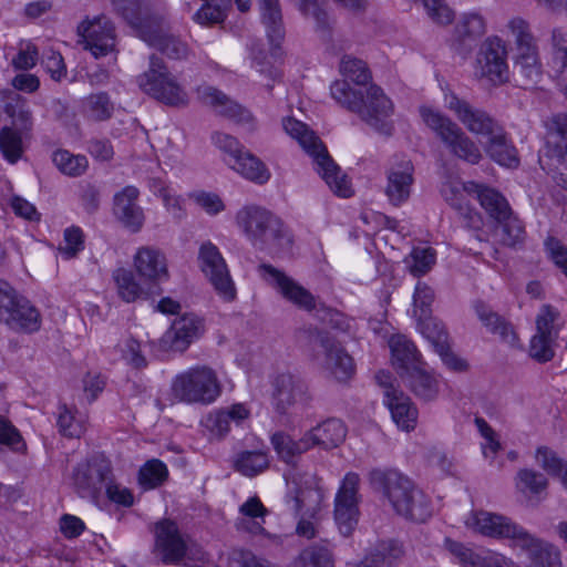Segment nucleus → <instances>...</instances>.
<instances>
[{
  "mask_svg": "<svg viewBox=\"0 0 567 567\" xmlns=\"http://www.w3.org/2000/svg\"><path fill=\"white\" fill-rule=\"evenodd\" d=\"M371 488L381 493L393 512L411 522L424 523L433 513L430 498L408 476L394 468H372Z\"/></svg>",
  "mask_w": 567,
  "mask_h": 567,
  "instance_id": "f257e3e1",
  "label": "nucleus"
},
{
  "mask_svg": "<svg viewBox=\"0 0 567 567\" xmlns=\"http://www.w3.org/2000/svg\"><path fill=\"white\" fill-rule=\"evenodd\" d=\"M330 90L332 97L341 106L357 113L378 133L392 135L393 124L390 117L393 114V104L379 86L371 85L364 95L361 90L352 89L346 80H337Z\"/></svg>",
  "mask_w": 567,
  "mask_h": 567,
  "instance_id": "f03ea898",
  "label": "nucleus"
},
{
  "mask_svg": "<svg viewBox=\"0 0 567 567\" xmlns=\"http://www.w3.org/2000/svg\"><path fill=\"white\" fill-rule=\"evenodd\" d=\"M236 223L257 249L272 256H282L291 250L292 238L288 229L268 209L245 206L236 214Z\"/></svg>",
  "mask_w": 567,
  "mask_h": 567,
  "instance_id": "7ed1b4c3",
  "label": "nucleus"
},
{
  "mask_svg": "<svg viewBox=\"0 0 567 567\" xmlns=\"http://www.w3.org/2000/svg\"><path fill=\"white\" fill-rule=\"evenodd\" d=\"M282 125L286 133L297 140L300 146L315 158L318 173L332 193L339 197L349 198L353 192L347 175L329 156L324 145L315 135L313 131L309 130L305 123L292 117L285 118Z\"/></svg>",
  "mask_w": 567,
  "mask_h": 567,
  "instance_id": "20e7f679",
  "label": "nucleus"
},
{
  "mask_svg": "<svg viewBox=\"0 0 567 567\" xmlns=\"http://www.w3.org/2000/svg\"><path fill=\"white\" fill-rule=\"evenodd\" d=\"M216 371L208 365H195L176 374L171 384L172 396L187 404H210L220 394Z\"/></svg>",
  "mask_w": 567,
  "mask_h": 567,
  "instance_id": "39448f33",
  "label": "nucleus"
},
{
  "mask_svg": "<svg viewBox=\"0 0 567 567\" xmlns=\"http://www.w3.org/2000/svg\"><path fill=\"white\" fill-rule=\"evenodd\" d=\"M420 115L453 156L473 165L480 163L483 157L480 147L457 123L426 106L420 107Z\"/></svg>",
  "mask_w": 567,
  "mask_h": 567,
  "instance_id": "423d86ee",
  "label": "nucleus"
},
{
  "mask_svg": "<svg viewBox=\"0 0 567 567\" xmlns=\"http://www.w3.org/2000/svg\"><path fill=\"white\" fill-rule=\"evenodd\" d=\"M155 551L166 565H185L204 558L202 548L179 532L177 524L162 519L154 526Z\"/></svg>",
  "mask_w": 567,
  "mask_h": 567,
  "instance_id": "0eeeda50",
  "label": "nucleus"
},
{
  "mask_svg": "<svg viewBox=\"0 0 567 567\" xmlns=\"http://www.w3.org/2000/svg\"><path fill=\"white\" fill-rule=\"evenodd\" d=\"M477 199L488 215L498 224L499 238L503 245L514 247L525 238V227L513 213L507 199L496 189L480 184H472Z\"/></svg>",
  "mask_w": 567,
  "mask_h": 567,
  "instance_id": "6e6552de",
  "label": "nucleus"
},
{
  "mask_svg": "<svg viewBox=\"0 0 567 567\" xmlns=\"http://www.w3.org/2000/svg\"><path fill=\"white\" fill-rule=\"evenodd\" d=\"M138 85L143 92L166 105L183 106L187 104L188 96L185 89L168 71L163 59L155 54L150 58L148 70L140 75Z\"/></svg>",
  "mask_w": 567,
  "mask_h": 567,
  "instance_id": "1a4fd4ad",
  "label": "nucleus"
},
{
  "mask_svg": "<svg viewBox=\"0 0 567 567\" xmlns=\"http://www.w3.org/2000/svg\"><path fill=\"white\" fill-rule=\"evenodd\" d=\"M198 262L216 293L227 302L234 301L237 296L236 286L218 247L210 241L202 244L198 250Z\"/></svg>",
  "mask_w": 567,
  "mask_h": 567,
  "instance_id": "9d476101",
  "label": "nucleus"
},
{
  "mask_svg": "<svg viewBox=\"0 0 567 567\" xmlns=\"http://www.w3.org/2000/svg\"><path fill=\"white\" fill-rule=\"evenodd\" d=\"M444 104L472 134L483 135L489 138L503 128L498 121L485 110L474 106L467 100L460 97L452 91L445 92Z\"/></svg>",
  "mask_w": 567,
  "mask_h": 567,
  "instance_id": "9b49d317",
  "label": "nucleus"
},
{
  "mask_svg": "<svg viewBox=\"0 0 567 567\" xmlns=\"http://www.w3.org/2000/svg\"><path fill=\"white\" fill-rule=\"evenodd\" d=\"M308 339L312 344H318L323 351V369L337 381L349 380L355 371L352 357L342 344L329 332L317 328L308 330Z\"/></svg>",
  "mask_w": 567,
  "mask_h": 567,
  "instance_id": "f8f14e48",
  "label": "nucleus"
},
{
  "mask_svg": "<svg viewBox=\"0 0 567 567\" xmlns=\"http://www.w3.org/2000/svg\"><path fill=\"white\" fill-rule=\"evenodd\" d=\"M359 486L360 476L349 472L343 477L334 498V519L340 533L346 537L352 535L359 523Z\"/></svg>",
  "mask_w": 567,
  "mask_h": 567,
  "instance_id": "ddd939ff",
  "label": "nucleus"
},
{
  "mask_svg": "<svg viewBox=\"0 0 567 567\" xmlns=\"http://www.w3.org/2000/svg\"><path fill=\"white\" fill-rule=\"evenodd\" d=\"M114 4L123 18L137 30L140 37L152 47L169 31L163 16L143 10L136 1L114 0Z\"/></svg>",
  "mask_w": 567,
  "mask_h": 567,
  "instance_id": "4468645a",
  "label": "nucleus"
},
{
  "mask_svg": "<svg viewBox=\"0 0 567 567\" xmlns=\"http://www.w3.org/2000/svg\"><path fill=\"white\" fill-rule=\"evenodd\" d=\"M466 526L484 536L507 539L515 547L529 534L511 518L485 511L473 512L466 519Z\"/></svg>",
  "mask_w": 567,
  "mask_h": 567,
  "instance_id": "2eb2a0df",
  "label": "nucleus"
},
{
  "mask_svg": "<svg viewBox=\"0 0 567 567\" xmlns=\"http://www.w3.org/2000/svg\"><path fill=\"white\" fill-rule=\"evenodd\" d=\"M559 313L549 305H544L536 317V333L529 343V355L539 363L550 361L559 336L557 323Z\"/></svg>",
  "mask_w": 567,
  "mask_h": 567,
  "instance_id": "dca6fc26",
  "label": "nucleus"
},
{
  "mask_svg": "<svg viewBox=\"0 0 567 567\" xmlns=\"http://www.w3.org/2000/svg\"><path fill=\"white\" fill-rule=\"evenodd\" d=\"M323 501V491L316 477L293 475L288 481V503L296 515L317 518Z\"/></svg>",
  "mask_w": 567,
  "mask_h": 567,
  "instance_id": "f3484780",
  "label": "nucleus"
},
{
  "mask_svg": "<svg viewBox=\"0 0 567 567\" xmlns=\"http://www.w3.org/2000/svg\"><path fill=\"white\" fill-rule=\"evenodd\" d=\"M506 54L505 44L501 39L485 40L477 53L475 75L494 85L505 83L508 80Z\"/></svg>",
  "mask_w": 567,
  "mask_h": 567,
  "instance_id": "a211bd4d",
  "label": "nucleus"
},
{
  "mask_svg": "<svg viewBox=\"0 0 567 567\" xmlns=\"http://www.w3.org/2000/svg\"><path fill=\"white\" fill-rule=\"evenodd\" d=\"M258 272L266 284L277 289L285 299L298 308L307 311L316 309V298L312 293L280 269L269 264H261L258 266Z\"/></svg>",
  "mask_w": 567,
  "mask_h": 567,
  "instance_id": "6ab92c4d",
  "label": "nucleus"
},
{
  "mask_svg": "<svg viewBox=\"0 0 567 567\" xmlns=\"http://www.w3.org/2000/svg\"><path fill=\"white\" fill-rule=\"evenodd\" d=\"M78 35L95 58L109 54L115 47L114 25L104 14L82 21L78 27Z\"/></svg>",
  "mask_w": 567,
  "mask_h": 567,
  "instance_id": "aec40b11",
  "label": "nucleus"
},
{
  "mask_svg": "<svg viewBox=\"0 0 567 567\" xmlns=\"http://www.w3.org/2000/svg\"><path fill=\"white\" fill-rule=\"evenodd\" d=\"M204 331L203 321L193 313L176 318L171 328L159 339L164 351L184 352Z\"/></svg>",
  "mask_w": 567,
  "mask_h": 567,
  "instance_id": "412c9836",
  "label": "nucleus"
},
{
  "mask_svg": "<svg viewBox=\"0 0 567 567\" xmlns=\"http://www.w3.org/2000/svg\"><path fill=\"white\" fill-rule=\"evenodd\" d=\"M417 326L421 333L433 346L435 352L449 369L456 372H462L467 369L466 361L452 352L449 343V334L441 321L429 316L424 318V320L419 319Z\"/></svg>",
  "mask_w": 567,
  "mask_h": 567,
  "instance_id": "4be33fe9",
  "label": "nucleus"
},
{
  "mask_svg": "<svg viewBox=\"0 0 567 567\" xmlns=\"http://www.w3.org/2000/svg\"><path fill=\"white\" fill-rule=\"evenodd\" d=\"M111 474L110 466L97 462L78 464L72 474L73 486L81 497L96 498Z\"/></svg>",
  "mask_w": 567,
  "mask_h": 567,
  "instance_id": "5701e85b",
  "label": "nucleus"
},
{
  "mask_svg": "<svg viewBox=\"0 0 567 567\" xmlns=\"http://www.w3.org/2000/svg\"><path fill=\"white\" fill-rule=\"evenodd\" d=\"M134 266L141 280L153 290L168 278L166 259L157 249L140 248L134 257Z\"/></svg>",
  "mask_w": 567,
  "mask_h": 567,
  "instance_id": "b1692460",
  "label": "nucleus"
},
{
  "mask_svg": "<svg viewBox=\"0 0 567 567\" xmlns=\"http://www.w3.org/2000/svg\"><path fill=\"white\" fill-rule=\"evenodd\" d=\"M140 192L134 186H126L114 196L113 213L115 217L133 233H137L144 224V213L136 204Z\"/></svg>",
  "mask_w": 567,
  "mask_h": 567,
  "instance_id": "393cba45",
  "label": "nucleus"
},
{
  "mask_svg": "<svg viewBox=\"0 0 567 567\" xmlns=\"http://www.w3.org/2000/svg\"><path fill=\"white\" fill-rule=\"evenodd\" d=\"M197 93L204 104L213 107L217 114L224 117L237 123H248L252 120V115L249 111L213 86H200Z\"/></svg>",
  "mask_w": 567,
  "mask_h": 567,
  "instance_id": "a878e982",
  "label": "nucleus"
},
{
  "mask_svg": "<svg viewBox=\"0 0 567 567\" xmlns=\"http://www.w3.org/2000/svg\"><path fill=\"white\" fill-rule=\"evenodd\" d=\"M547 127L546 155L558 166L567 168V114L553 115ZM561 181L567 189V182Z\"/></svg>",
  "mask_w": 567,
  "mask_h": 567,
  "instance_id": "bb28decb",
  "label": "nucleus"
},
{
  "mask_svg": "<svg viewBox=\"0 0 567 567\" xmlns=\"http://www.w3.org/2000/svg\"><path fill=\"white\" fill-rule=\"evenodd\" d=\"M272 396L276 410L284 414L287 410L301 401L306 394V383L290 373L278 374L274 382Z\"/></svg>",
  "mask_w": 567,
  "mask_h": 567,
  "instance_id": "cd10ccee",
  "label": "nucleus"
},
{
  "mask_svg": "<svg viewBox=\"0 0 567 567\" xmlns=\"http://www.w3.org/2000/svg\"><path fill=\"white\" fill-rule=\"evenodd\" d=\"M518 547L526 554L525 567H563L559 550L530 533Z\"/></svg>",
  "mask_w": 567,
  "mask_h": 567,
  "instance_id": "c85d7f7f",
  "label": "nucleus"
},
{
  "mask_svg": "<svg viewBox=\"0 0 567 567\" xmlns=\"http://www.w3.org/2000/svg\"><path fill=\"white\" fill-rule=\"evenodd\" d=\"M413 173L411 161H402L389 169L385 194L393 205L399 206L410 197Z\"/></svg>",
  "mask_w": 567,
  "mask_h": 567,
  "instance_id": "c756f323",
  "label": "nucleus"
},
{
  "mask_svg": "<svg viewBox=\"0 0 567 567\" xmlns=\"http://www.w3.org/2000/svg\"><path fill=\"white\" fill-rule=\"evenodd\" d=\"M249 415L250 412L245 404L236 403L209 413L205 420V426L214 436L223 439L229 433L231 423L239 425Z\"/></svg>",
  "mask_w": 567,
  "mask_h": 567,
  "instance_id": "7c9ffc66",
  "label": "nucleus"
},
{
  "mask_svg": "<svg viewBox=\"0 0 567 567\" xmlns=\"http://www.w3.org/2000/svg\"><path fill=\"white\" fill-rule=\"evenodd\" d=\"M261 23L274 48L285 39L286 30L279 0H257Z\"/></svg>",
  "mask_w": 567,
  "mask_h": 567,
  "instance_id": "2f4dec72",
  "label": "nucleus"
},
{
  "mask_svg": "<svg viewBox=\"0 0 567 567\" xmlns=\"http://www.w3.org/2000/svg\"><path fill=\"white\" fill-rule=\"evenodd\" d=\"M311 449L319 446L323 450H331L339 446L346 439L347 429L342 421L328 419L306 432Z\"/></svg>",
  "mask_w": 567,
  "mask_h": 567,
  "instance_id": "473e14b6",
  "label": "nucleus"
},
{
  "mask_svg": "<svg viewBox=\"0 0 567 567\" xmlns=\"http://www.w3.org/2000/svg\"><path fill=\"white\" fill-rule=\"evenodd\" d=\"M393 365L400 377L422 364L414 343L403 334H394L389 340Z\"/></svg>",
  "mask_w": 567,
  "mask_h": 567,
  "instance_id": "72a5a7b5",
  "label": "nucleus"
},
{
  "mask_svg": "<svg viewBox=\"0 0 567 567\" xmlns=\"http://www.w3.org/2000/svg\"><path fill=\"white\" fill-rule=\"evenodd\" d=\"M392 396L384 400V404L391 412L392 420L403 431L410 432L415 429L417 422V410L411 399L402 392H391Z\"/></svg>",
  "mask_w": 567,
  "mask_h": 567,
  "instance_id": "f704fd0d",
  "label": "nucleus"
},
{
  "mask_svg": "<svg viewBox=\"0 0 567 567\" xmlns=\"http://www.w3.org/2000/svg\"><path fill=\"white\" fill-rule=\"evenodd\" d=\"M270 441L278 457L289 465H296L297 460L311 449L306 433L299 440H293L289 434L278 431L271 435Z\"/></svg>",
  "mask_w": 567,
  "mask_h": 567,
  "instance_id": "c9c22d12",
  "label": "nucleus"
},
{
  "mask_svg": "<svg viewBox=\"0 0 567 567\" xmlns=\"http://www.w3.org/2000/svg\"><path fill=\"white\" fill-rule=\"evenodd\" d=\"M118 297L125 302H134L146 299L152 293H158L151 286L137 282L134 274L125 268H118L113 272Z\"/></svg>",
  "mask_w": 567,
  "mask_h": 567,
  "instance_id": "e433bc0d",
  "label": "nucleus"
},
{
  "mask_svg": "<svg viewBox=\"0 0 567 567\" xmlns=\"http://www.w3.org/2000/svg\"><path fill=\"white\" fill-rule=\"evenodd\" d=\"M485 152L494 162L502 166L515 168L519 165L517 150L507 138L504 128L488 138Z\"/></svg>",
  "mask_w": 567,
  "mask_h": 567,
  "instance_id": "4c0bfd02",
  "label": "nucleus"
},
{
  "mask_svg": "<svg viewBox=\"0 0 567 567\" xmlns=\"http://www.w3.org/2000/svg\"><path fill=\"white\" fill-rule=\"evenodd\" d=\"M475 312L481 322L494 334H498L504 342L514 346L517 341V336L513 327L503 317L484 303L476 301L474 303Z\"/></svg>",
  "mask_w": 567,
  "mask_h": 567,
  "instance_id": "58836bf2",
  "label": "nucleus"
},
{
  "mask_svg": "<svg viewBox=\"0 0 567 567\" xmlns=\"http://www.w3.org/2000/svg\"><path fill=\"white\" fill-rule=\"evenodd\" d=\"M401 379L421 400L429 402L434 400L439 394L437 380L425 371L421 364L403 374Z\"/></svg>",
  "mask_w": 567,
  "mask_h": 567,
  "instance_id": "ea45409f",
  "label": "nucleus"
},
{
  "mask_svg": "<svg viewBox=\"0 0 567 567\" xmlns=\"http://www.w3.org/2000/svg\"><path fill=\"white\" fill-rule=\"evenodd\" d=\"M18 308H14V312L11 313V318L14 322L7 320L4 323L12 330L18 332L32 333L41 327V315L38 309L31 305L25 298L20 300Z\"/></svg>",
  "mask_w": 567,
  "mask_h": 567,
  "instance_id": "a19ab883",
  "label": "nucleus"
},
{
  "mask_svg": "<svg viewBox=\"0 0 567 567\" xmlns=\"http://www.w3.org/2000/svg\"><path fill=\"white\" fill-rule=\"evenodd\" d=\"M241 176L256 184H266L270 178V172L266 165L254 154L243 151L231 165Z\"/></svg>",
  "mask_w": 567,
  "mask_h": 567,
  "instance_id": "79ce46f5",
  "label": "nucleus"
},
{
  "mask_svg": "<svg viewBox=\"0 0 567 567\" xmlns=\"http://www.w3.org/2000/svg\"><path fill=\"white\" fill-rule=\"evenodd\" d=\"M548 484L549 482L543 473L532 468H520L515 477L517 491L529 497L540 498L543 494L546 495Z\"/></svg>",
  "mask_w": 567,
  "mask_h": 567,
  "instance_id": "37998d69",
  "label": "nucleus"
},
{
  "mask_svg": "<svg viewBox=\"0 0 567 567\" xmlns=\"http://www.w3.org/2000/svg\"><path fill=\"white\" fill-rule=\"evenodd\" d=\"M403 556L402 545L393 539L378 543L367 555L371 567H392Z\"/></svg>",
  "mask_w": 567,
  "mask_h": 567,
  "instance_id": "c03bdc74",
  "label": "nucleus"
},
{
  "mask_svg": "<svg viewBox=\"0 0 567 567\" xmlns=\"http://www.w3.org/2000/svg\"><path fill=\"white\" fill-rule=\"evenodd\" d=\"M234 466L243 475L252 477L268 468L269 457L262 451H244L237 455Z\"/></svg>",
  "mask_w": 567,
  "mask_h": 567,
  "instance_id": "a18cd8bd",
  "label": "nucleus"
},
{
  "mask_svg": "<svg viewBox=\"0 0 567 567\" xmlns=\"http://www.w3.org/2000/svg\"><path fill=\"white\" fill-rule=\"evenodd\" d=\"M114 105L105 92L90 94L83 100L84 114L95 122H102L111 118Z\"/></svg>",
  "mask_w": 567,
  "mask_h": 567,
  "instance_id": "49530a36",
  "label": "nucleus"
},
{
  "mask_svg": "<svg viewBox=\"0 0 567 567\" xmlns=\"http://www.w3.org/2000/svg\"><path fill=\"white\" fill-rule=\"evenodd\" d=\"M52 161L62 174L73 177L84 174L89 165L85 156L74 155L66 150L55 151Z\"/></svg>",
  "mask_w": 567,
  "mask_h": 567,
  "instance_id": "de8ad7c7",
  "label": "nucleus"
},
{
  "mask_svg": "<svg viewBox=\"0 0 567 567\" xmlns=\"http://www.w3.org/2000/svg\"><path fill=\"white\" fill-rule=\"evenodd\" d=\"M230 8L231 0H208L195 13L194 19L200 24L221 23L226 19Z\"/></svg>",
  "mask_w": 567,
  "mask_h": 567,
  "instance_id": "09e8293b",
  "label": "nucleus"
},
{
  "mask_svg": "<svg viewBox=\"0 0 567 567\" xmlns=\"http://www.w3.org/2000/svg\"><path fill=\"white\" fill-rule=\"evenodd\" d=\"M22 132L10 126H4L0 131V150L10 163H16L22 156Z\"/></svg>",
  "mask_w": 567,
  "mask_h": 567,
  "instance_id": "8fccbe9b",
  "label": "nucleus"
},
{
  "mask_svg": "<svg viewBox=\"0 0 567 567\" xmlns=\"http://www.w3.org/2000/svg\"><path fill=\"white\" fill-rule=\"evenodd\" d=\"M168 477L166 465L159 460L147 461L138 472V482L144 488L161 486Z\"/></svg>",
  "mask_w": 567,
  "mask_h": 567,
  "instance_id": "3c124183",
  "label": "nucleus"
},
{
  "mask_svg": "<svg viewBox=\"0 0 567 567\" xmlns=\"http://www.w3.org/2000/svg\"><path fill=\"white\" fill-rule=\"evenodd\" d=\"M301 567H334L331 549L322 545H312L305 548L299 555Z\"/></svg>",
  "mask_w": 567,
  "mask_h": 567,
  "instance_id": "603ef678",
  "label": "nucleus"
},
{
  "mask_svg": "<svg viewBox=\"0 0 567 567\" xmlns=\"http://www.w3.org/2000/svg\"><path fill=\"white\" fill-rule=\"evenodd\" d=\"M340 72L357 85H365L371 80V72L367 63L351 55H344L341 59Z\"/></svg>",
  "mask_w": 567,
  "mask_h": 567,
  "instance_id": "864d4df0",
  "label": "nucleus"
},
{
  "mask_svg": "<svg viewBox=\"0 0 567 567\" xmlns=\"http://www.w3.org/2000/svg\"><path fill=\"white\" fill-rule=\"evenodd\" d=\"M535 460L537 464L548 475L560 477L567 470V462L564 461L558 454L548 446H539L535 452Z\"/></svg>",
  "mask_w": 567,
  "mask_h": 567,
  "instance_id": "5fc2aeb1",
  "label": "nucleus"
},
{
  "mask_svg": "<svg viewBox=\"0 0 567 567\" xmlns=\"http://www.w3.org/2000/svg\"><path fill=\"white\" fill-rule=\"evenodd\" d=\"M485 33V20L478 13H465L455 27V34L461 41L475 40Z\"/></svg>",
  "mask_w": 567,
  "mask_h": 567,
  "instance_id": "6e6d98bb",
  "label": "nucleus"
},
{
  "mask_svg": "<svg viewBox=\"0 0 567 567\" xmlns=\"http://www.w3.org/2000/svg\"><path fill=\"white\" fill-rule=\"evenodd\" d=\"M250 56L252 65L257 68V71L270 80V82L266 84V87L268 91H271L274 87V82L281 78L279 70L267 62V53L265 49L259 44L251 45Z\"/></svg>",
  "mask_w": 567,
  "mask_h": 567,
  "instance_id": "4d7b16f0",
  "label": "nucleus"
},
{
  "mask_svg": "<svg viewBox=\"0 0 567 567\" xmlns=\"http://www.w3.org/2000/svg\"><path fill=\"white\" fill-rule=\"evenodd\" d=\"M434 291L424 282H417L413 293V316L416 320L432 316L431 305Z\"/></svg>",
  "mask_w": 567,
  "mask_h": 567,
  "instance_id": "13d9d810",
  "label": "nucleus"
},
{
  "mask_svg": "<svg viewBox=\"0 0 567 567\" xmlns=\"http://www.w3.org/2000/svg\"><path fill=\"white\" fill-rule=\"evenodd\" d=\"M25 298L17 292V290L7 281L0 280V321L6 322L12 319L11 313L18 308L20 300ZM11 322H14L11 320Z\"/></svg>",
  "mask_w": 567,
  "mask_h": 567,
  "instance_id": "bf43d9fd",
  "label": "nucleus"
},
{
  "mask_svg": "<svg viewBox=\"0 0 567 567\" xmlns=\"http://www.w3.org/2000/svg\"><path fill=\"white\" fill-rule=\"evenodd\" d=\"M429 18L436 24L447 25L454 20V11L444 0H422Z\"/></svg>",
  "mask_w": 567,
  "mask_h": 567,
  "instance_id": "052dcab7",
  "label": "nucleus"
},
{
  "mask_svg": "<svg viewBox=\"0 0 567 567\" xmlns=\"http://www.w3.org/2000/svg\"><path fill=\"white\" fill-rule=\"evenodd\" d=\"M436 252L431 247H416L411 252L412 265L411 272L421 276L427 272L435 264Z\"/></svg>",
  "mask_w": 567,
  "mask_h": 567,
  "instance_id": "680f3d73",
  "label": "nucleus"
},
{
  "mask_svg": "<svg viewBox=\"0 0 567 567\" xmlns=\"http://www.w3.org/2000/svg\"><path fill=\"white\" fill-rule=\"evenodd\" d=\"M171 59H184L188 54V48L185 42L179 38L169 33V31L162 38V40L154 47Z\"/></svg>",
  "mask_w": 567,
  "mask_h": 567,
  "instance_id": "e2e57ef3",
  "label": "nucleus"
},
{
  "mask_svg": "<svg viewBox=\"0 0 567 567\" xmlns=\"http://www.w3.org/2000/svg\"><path fill=\"white\" fill-rule=\"evenodd\" d=\"M547 257L567 277V247L556 237L548 236L544 241Z\"/></svg>",
  "mask_w": 567,
  "mask_h": 567,
  "instance_id": "0e129e2a",
  "label": "nucleus"
},
{
  "mask_svg": "<svg viewBox=\"0 0 567 567\" xmlns=\"http://www.w3.org/2000/svg\"><path fill=\"white\" fill-rule=\"evenodd\" d=\"M514 70L518 76L526 81H534L539 75L537 53L517 55Z\"/></svg>",
  "mask_w": 567,
  "mask_h": 567,
  "instance_id": "69168bd1",
  "label": "nucleus"
},
{
  "mask_svg": "<svg viewBox=\"0 0 567 567\" xmlns=\"http://www.w3.org/2000/svg\"><path fill=\"white\" fill-rule=\"evenodd\" d=\"M58 425L60 427V432L69 437H80L84 433L83 425L75 421L74 415L66 405H62L60 408Z\"/></svg>",
  "mask_w": 567,
  "mask_h": 567,
  "instance_id": "338daca9",
  "label": "nucleus"
},
{
  "mask_svg": "<svg viewBox=\"0 0 567 567\" xmlns=\"http://www.w3.org/2000/svg\"><path fill=\"white\" fill-rule=\"evenodd\" d=\"M445 547L464 566L477 567V565L482 561L478 555L464 546L462 543L446 538Z\"/></svg>",
  "mask_w": 567,
  "mask_h": 567,
  "instance_id": "774afa93",
  "label": "nucleus"
}]
</instances>
